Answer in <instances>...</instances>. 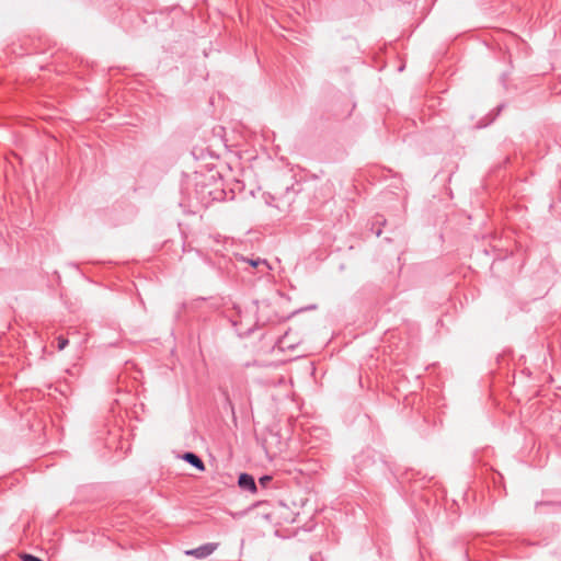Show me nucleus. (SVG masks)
Listing matches in <instances>:
<instances>
[{
  "label": "nucleus",
  "mask_w": 561,
  "mask_h": 561,
  "mask_svg": "<svg viewBox=\"0 0 561 561\" xmlns=\"http://www.w3.org/2000/svg\"><path fill=\"white\" fill-rule=\"evenodd\" d=\"M241 260L243 262L249 263L252 267H259L260 265H264L266 268H270L267 262L265 260L260 259V257H257V259L242 257Z\"/></svg>",
  "instance_id": "nucleus-4"
},
{
  "label": "nucleus",
  "mask_w": 561,
  "mask_h": 561,
  "mask_svg": "<svg viewBox=\"0 0 561 561\" xmlns=\"http://www.w3.org/2000/svg\"><path fill=\"white\" fill-rule=\"evenodd\" d=\"M23 560L24 561H43L42 559H39L38 557H35L33 554H24Z\"/></svg>",
  "instance_id": "nucleus-7"
},
{
  "label": "nucleus",
  "mask_w": 561,
  "mask_h": 561,
  "mask_svg": "<svg viewBox=\"0 0 561 561\" xmlns=\"http://www.w3.org/2000/svg\"><path fill=\"white\" fill-rule=\"evenodd\" d=\"M218 546L219 543L217 542H208L197 548L186 550L185 554L195 557L196 559H204L210 556L218 548Z\"/></svg>",
  "instance_id": "nucleus-1"
},
{
  "label": "nucleus",
  "mask_w": 561,
  "mask_h": 561,
  "mask_svg": "<svg viewBox=\"0 0 561 561\" xmlns=\"http://www.w3.org/2000/svg\"><path fill=\"white\" fill-rule=\"evenodd\" d=\"M57 342L59 351H62L69 343L68 340L64 336H58Z\"/></svg>",
  "instance_id": "nucleus-5"
},
{
  "label": "nucleus",
  "mask_w": 561,
  "mask_h": 561,
  "mask_svg": "<svg viewBox=\"0 0 561 561\" xmlns=\"http://www.w3.org/2000/svg\"><path fill=\"white\" fill-rule=\"evenodd\" d=\"M182 459L185 460L191 466L195 467L199 471L205 470V465L203 460L194 453L187 451L184 453Z\"/></svg>",
  "instance_id": "nucleus-3"
},
{
  "label": "nucleus",
  "mask_w": 561,
  "mask_h": 561,
  "mask_svg": "<svg viewBox=\"0 0 561 561\" xmlns=\"http://www.w3.org/2000/svg\"><path fill=\"white\" fill-rule=\"evenodd\" d=\"M238 485L250 493L254 494L257 491L254 478L249 473H241L238 479Z\"/></svg>",
  "instance_id": "nucleus-2"
},
{
  "label": "nucleus",
  "mask_w": 561,
  "mask_h": 561,
  "mask_svg": "<svg viewBox=\"0 0 561 561\" xmlns=\"http://www.w3.org/2000/svg\"><path fill=\"white\" fill-rule=\"evenodd\" d=\"M272 481V477L271 476H263L259 479V483L263 486V488H267V485L270 484V482Z\"/></svg>",
  "instance_id": "nucleus-6"
}]
</instances>
